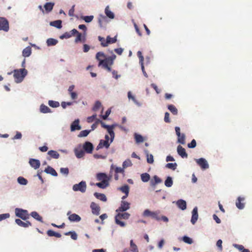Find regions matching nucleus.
Here are the masks:
<instances>
[{
    "mask_svg": "<svg viewBox=\"0 0 252 252\" xmlns=\"http://www.w3.org/2000/svg\"><path fill=\"white\" fill-rule=\"evenodd\" d=\"M107 42L108 45L109 44L114 43L117 41V37L115 36L114 37H111L110 36H107Z\"/></svg>",
    "mask_w": 252,
    "mask_h": 252,
    "instance_id": "57",
    "label": "nucleus"
},
{
    "mask_svg": "<svg viewBox=\"0 0 252 252\" xmlns=\"http://www.w3.org/2000/svg\"><path fill=\"white\" fill-rule=\"evenodd\" d=\"M96 114H94L92 116L88 117L87 119V121L89 123H92L94 120H96Z\"/></svg>",
    "mask_w": 252,
    "mask_h": 252,
    "instance_id": "60",
    "label": "nucleus"
},
{
    "mask_svg": "<svg viewBox=\"0 0 252 252\" xmlns=\"http://www.w3.org/2000/svg\"><path fill=\"white\" fill-rule=\"evenodd\" d=\"M17 181H18V182L20 184L22 185H26L28 183L27 180L25 178H24L23 177H18V179H17Z\"/></svg>",
    "mask_w": 252,
    "mask_h": 252,
    "instance_id": "51",
    "label": "nucleus"
},
{
    "mask_svg": "<svg viewBox=\"0 0 252 252\" xmlns=\"http://www.w3.org/2000/svg\"><path fill=\"white\" fill-rule=\"evenodd\" d=\"M29 163L30 165L35 169H38L40 165V162L39 160L34 158L30 159Z\"/></svg>",
    "mask_w": 252,
    "mask_h": 252,
    "instance_id": "18",
    "label": "nucleus"
},
{
    "mask_svg": "<svg viewBox=\"0 0 252 252\" xmlns=\"http://www.w3.org/2000/svg\"><path fill=\"white\" fill-rule=\"evenodd\" d=\"M176 134L178 136V143L184 145L186 143V136L184 133H180V128L178 126H176L175 128Z\"/></svg>",
    "mask_w": 252,
    "mask_h": 252,
    "instance_id": "6",
    "label": "nucleus"
},
{
    "mask_svg": "<svg viewBox=\"0 0 252 252\" xmlns=\"http://www.w3.org/2000/svg\"><path fill=\"white\" fill-rule=\"evenodd\" d=\"M16 216L23 220H26L29 218L28 211L22 209L16 208L15 209Z\"/></svg>",
    "mask_w": 252,
    "mask_h": 252,
    "instance_id": "4",
    "label": "nucleus"
},
{
    "mask_svg": "<svg viewBox=\"0 0 252 252\" xmlns=\"http://www.w3.org/2000/svg\"><path fill=\"white\" fill-rule=\"evenodd\" d=\"M55 3L54 2H47L44 7L47 12H50L53 8Z\"/></svg>",
    "mask_w": 252,
    "mask_h": 252,
    "instance_id": "30",
    "label": "nucleus"
},
{
    "mask_svg": "<svg viewBox=\"0 0 252 252\" xmlns=\"http://www.w3.org/2000/svg\"><path fill=\"white\" fill-rule=\"evenodd\" d=\"M31 215L35 220L43 222L42 217L36 212H32L31 214Z\"/></svg>",
    "mask_w": 252,
    "mask_h": 252,
    "instance_id": "35",
    "label": "nucleus"
},
{
    "mask_svg": "<svg viewBox=\"0 0 252 252\" xmlns=\"http://www.w3.org/2000/svg\"><path fill=\"white\" fill-rule=\"evenodd\" d=\"M48 154L52 158L55 159H58L59 158L60 155L56 151L50 150L48 152Z\"/></svg>",
    "mask_w": 252,
    "mask_h": 252,
    "instance_id": "32",
    "label": "nucleus"
},
{
    "mask_svg": "<svg viewBox=\"0 0 252 252\" xmlns=\"http://www.w3.org/2000/svg\"><path fill=\"white\" fill-rule=\"evenodd\" d=\"M234 247L241 252H250L248 249H245L243 245L235 244Z\"/></svg>",
    "mask_w": 252,
    "mask_h": 252,
    "instance_id": "45",
    "label": "nucleus"
},
{
    "mask_svg": "<svg viewBox=\"0 0 252 252\" xmlns=\"http://www.w3.org/2000/svg\"><path fill=\"white\" fill-rule=\"evenodd\" d=\"M40 112L43 113H47L51 112L50 109L47 106L41 104L40 107Z\"/></svg>",
    "mask_w": 252,
    "mask_h": 252,
    "instance_id": "34",
    "label": "nucleus"
},
{
    "mask_svg": "<svg viewBox=\"0 0 252 252\" xmlns=\"http://www.w3.org/2000/svg\"><path fill=\"white\" fill-rule=\"evenodd\" d=\"M106 15L110 19L114 18V14L110 10L109 6H107L105 9Z\"/></svg>",
    "mask_w": 252,
    "mask_h": 252,
    "instance_id": "29",
    "label": "nucleus"
},
{
    "mask_svg": "<svg viewBox=\"0 0 252 252\" xmlns=\"http://www.w3.org/2000/svg\"><path fill=\"white\" fill-rule=\"evenodd\" d=\"M71 131H73L75 130H80L81 127L79 125V120L78 119L75 120L71 125L70 126Z\"/></svg>",
    "mask_w": 252,
    "mask_h": 252,
    "instance_id": "21",
    "label": "nucleus"
},
{
    "mask_svg": "<svg viewBox=\"0 0 252 252\" xmlns=\"http://www.w3.org/2000/svg\"><path fill=\"white\" fill-rule=\"evenodd\" d=\"M141 179L143 182H147L150 179V176L148 173H142L141 175Z\"/></svg>",
    "mask_w": 252,
    "mask_h": 252,
    "instance_id": "39",
    "label": "nucleus"
},
{
    "mask_svg": "<svg viewBox=\"0 0 252 252\" xmlns=\"http://www.w3.org/2000/svg\"><path fill=\"white\" fill-rule=\"evenodd\" d=\"M244 200V197H238L236 201V206L239 209L244 208L245 204L243 202Z\"/></svg>",
    "mask_w": 252,
    "mask_h": 252,
    "instance_id": "22",
    "label": "nucleus"
},
{
    "mask_svg": "<svg viewBox=\"0 0 252 252\" xmlns=\"http://www.w3.org/2000/svg\"><path fill=\"white\" fill-rule=\"evenodd\" d=\"M96 178L98 181L103 182H106L107 183H109V181L110 180V178L107 176V175L104 173H99L96 175Z\"/></svg>",
    "mask_w": 252,
    "mask_h": 252,
    "instance_id": "14",
    "label": "nucleus"
},
{
    "mask_svg": "<svg viewBox=\"0 0 252 252\" xmlns=\"http://www.w3.org/2000/svg\"><path fill=\"white\" fill-rule=\"evenodd\" d=\"M72 34H73V35L75 34H77V37L75 39V43H78L79 41H81L82 40V35L81 33L79 32L78 31L74 29L72 30Z\"/></svg>",
    "mask_w": 252,
    "mask_h": 252,
    "instance_id": "24",
    "label": "nucleus"
},
{
    "mask_svg": "<svg viewBox=\"0 0 252 252\" xmlns=\"http://www.w3.org/2000/svg\"><path fill=\"white\" fill-rule=\"evenodd\" d=\"M86 184L85 181H81L79 184H75L73 186L74 191H80L81 192H85L86 190Z\"/></svg>",
    "mask_w": 252,
    "mask_h": 252,
    "instance_id": "7",
    "label": "nucleus"
},
{
    "mask_svg": "<svg viewBox=\"0 0 252 252\" xmlns=\"http://www.w3.org/2000/svg\"><path fill=\"white\" fill-rule=\"evenodd\" d=\"M130 250L132 252H138L137 246L133 243L132 240L130 242Z\"/></svg>",
    "mask_w": 252,
    "mask_h": 252,
    "instance_id": "46",
    "label": "nucleus"
},
{
    "mask_svg": "<svg viewBox=\"0 0 252 252\" xmlns=\"http://www.w3.org/2000/svg\"><path fill=\"white\" fill-rule=\"evenodd\" d=\"M181 240L188 244H191L193 243L192 239L187 236H183L181 238Z\"/></svg>",
    "mask_w": 252,
    "mask_h": 252,
    "instance_id": "43",
    "label": "nucleus"
},
{
    "mask_svg": "<svg viewBox=\"0 0 252 252\" xmlns=\"http://www.w3.org/2000/svg\"><path fill=\"white\" fill-rule=\"evenodd\" d=\"M65 235H70L71 238L74 240H77V235L74 231H69L67 232H65L64 233Z\"/></svg>",
    "mask_w": 252,
    "mask_h": 252,
    "instance_id": "49",
    "label": "nucleus"
},
{
    "mask_svg": "<svg viewBox=\"0 0 252 252\" xmlns=\"http://www.w3.org/2000/svg\"><path fill=\"white\" fill-rule=\"evenodd\" d=\"M137 56L138 57L139 59V63L140 64H142L144 62V57L142 56V52L141 51H138L137 52Z\"/></svg>",
    "mask_w": 252,
    "mask_h": 252,
    "instance_id": "62",
    "label": "nucleus"
},
{
    "mask_svg": "<svg viewBox=\"0 0 252 252\" xmlns=\"http://www.w3.org/2000/svg\"><path fill=\"white\" fill-rule=\"evenodd\" d=\"M102 127L104 128H105L107 129L108 132L110 134V136L111 137L110 139V143H111L115 137V133L113 131V129L114 128V125L109 126L105 124L104 123H102Z\"/></svg>",
    "mask_w": 252,
    "mask_h": 252,
    "instance_id": "8",
    "label": "nucleus"
},
{
    "mask_svg": "<svg viewBox=\"0 0 252 252\" xmlns=\"http://www.w3.org/2000/svg\"><path fill=\"white\" fill-rule=\"evenodd\" d=\"M177 153L179 156H180L182 158H187L188 154L186 152L185 148H184L182 146L179 145L177 147Z\"/></svg>",
    "mask_w": 252,
    "mask_h": 252,
    "instance_id": "16",
    "label": "nucleus"
},
{
    "mask_svg": "<svg viewBox=\"0 0 252 252\" xmlns=\"http://www.w3.org/2000/svg\"><path fill=\"white\" fill-rule=\"evenodd\" d=\"M15 222L18 225L23 227H28L32 225V223L30 221L23 222L20 219H16Z\"/></svg>",
    "mask_w": 252,
    "mask_h": 252,
    "instance_id": "23",
    "label": "nucleus"
},
{
    "mask_svg": "<svg viewBox=\"0 0 252 252\" xmlns=\"http://www.w3.org/2000/svg\"><path fill=\"white\" fill-rule=\"evenodd\" d=\"M75 156L77 158H83L85 155V152L82 150H75Z\"/></svg>",
    "mask_w": 252,
    "mask_h": 252,
    "instance_id": "38",
    "label": "nucleus"
},
{
    "mask_svg": "<svg viewBox=\"0 0 252 252\" xmlns=\"http://www.w3.org/2000/svg\"><path fill=\"white\" fill-rule=\"evenodd\" d=\"M165 186L167 187H171L173 185V181L172 178L168 177L165 181Z\"/></svg>",
    "mask_w": 252,
    "mask_h": 252,
    "instance_id": "47",
    "label": "nucleus"
},
{
    "mask_svg": "<svg viewBox=\"0 0 252 252\" xmlns=\"http://www.w3.org/2000/svg\"><path fill=\"white\" fill-rule=\"evenodd\" d=\"M110 143L107 140H100L99 143L97 145L96 147V150H98L99 149H101L103 147H105L106 148H108L110 146Z\"/></svg>",
    "mask_w": 252,
    "mask_h": 252,
    "instance_id": "20",
    "label": "nucleus"
},
{
    "mask_svg": "<svg viewBox=\"0 0 252 252\" xmlns=\"http://www.w3.org/2000/svg\"><path fill=\"white\" fill-rule=\"evenodd\" d=\"M119 190H121L122 192L126 194V195H128L129 188L127 185H125L120 188H119Z\"/></svg>",
    "mask_w": 252,
    "mask_h": 252,
    "instance_id": "33",
    "label": "nucleus"
},
{
    "mask_svg": "<svg viewBox=\"0 0 252 252\" xmlns=\"http://www.w3.org/2000/svg\"><path fill=\"white\" fill-rule=\"evenodd\" d=\"M0 30L7 32L9 30V23L4 18L0 17Z\"/></svg>",
    "mask_w": 252,
    "mask_h": 252,
    "instance_id": "10",
    "label": "nucleus"
},
{
    "mask_svg": "<svg viewBox=\"0 0 252 252\" xmlns=\"http://www.w3.org/2000/svg\"><path fill=\"white\" fill-rule=\"evenodd\" d=\"M196 162L201 168L204 170L209 168V164L206 160L203 158H200L196 160Z\"/></svg>",
    "mask_w": 252,
    "mask_h": 252,
    "instance_id": "12",
    "label": "nucleus"
},
{
    "mask_svg": "<svg viewBox=\"0 0 252 252\" xmlns=\"http://www.w3.org/2000/svg\"><path fill=\"white\" fill-rule=\"evenodd\" d=\"M32 53V49L30 46H28L25 48L22 52V55L24 57H29Z\"/></svg>",
    "mask_w": 252,
    "mask_h": 252,
    "instance_id": "27",
    "label": "nucleus"
},
{
    "mask_svg": "<svg viewBox=\"0 0 252 252\" xmlns=\"http://www.w3.org/2000/svg\"><path fill=\"white\" fill-rule=\"evenodd\" d=\"M98 39L99 41L101 42V45L103 47H107L108 46L107 42V37L105 39L104 37H102L100 36L98 37Z\"/></svg>",
    "mask_w": 252,
    "mask_h": 252,
    "instance_id": "40",
    "label": "nucleus"
},
{
    "mask_svg": "<svg viewBox=\"0 0 252 252\" xmlns=\"http://www.w3.org/2000/svg\"><path fill=\"white\" fill-rule=\"evenodd\" d=\"M47 234L48 235V236H49L50 237L54 236L57 238H60L62 236V235L60 233L55 232L53 230H51V229L48 230L47 231Z\"/></svg>",
    "mask_w": 252,
    "mask_h": 252,
    "instance_id": "28",
    "label": "nucleus"
},
{
    "mask_svg": "<svg viewBox=\"0 0 252 252\" xmlns=\"http://www.w3.org/2000/svg\"><path fill=\"white\" fill-rule=\"evenodd\" d=\"M176 204L178 208L182 210H185L187 208L186 202L184 200L180 199L178 200Z\"/></svg>",
    "mask_w": 252,
    "mask_h": 252,
    "instance_id": "25",
    "label": "nucleus"
},
{
    "mask_svg": "<svg viewBox=\"0 0 252 252\" xmlns=\"http://www.w3.org/2000/svg\"><path fill=\"white\" fill-rule=\"evenodd\" d=\"M154 157L152 154H147V161L148 163L152 164L154 162Z\"/></svg>",
    "mask_w": 252,
    "mask_h": 252,
    "instance_id": "58",
    "label": "nucleus"
},
{
    "mask_svg": "<svg viewBox=\"0 0 252 252\" xmlns=\"http://www.w3.org/2000/svg\"><path fill=\"white\" fill-rule=\"evenodd\" d=\"M168 109L173 115H176L178 114V110L174 105L172 104L168 105Z\"/></svg>",
    "mask_w": 252,
    "mask_h": 252,
    "instance_id": "37",
    "label": "nucleus"
},
{
    "mask_svg": "<svg viewBox=\"0 0 252 252\" xmlns=\"http://www.w3.org/2000/svg\"><path fill=\"white\" fill-rule=\"evenodd\" d=\"M134 138L136 143H142L144 141V138L142 135L135 133L134 135Z\"/></svg>",
    "mask_w": 252,
    "mask_h": 252,
    "instance_id": "48",
    "label": "nucleus"
},
{
    "mask_svg": "<svg viewBox=\"0 0 252 252\" xmlns=\"http://www.w3.org/2000/svg\"><path fill=\"white\" fill-rule=\"evenodd\" d=\"M95 58L96 59L99 61L98 66H100L102 64L108 61V59L112 58V56L106 58L105 55L103 52H99L96 54Z\"/></svg>",
    "mask_w": 252,
    "mask_h": 252,
    "instance_id": "3",
    "label": "nucleus"
},
{
    "mask_svg": "<svg viewBox=\"0 0 252 252\" xmlns=\"http://www.w3.org/2000/svg\"><path fill=\"white\" fill-rule=\"evenodd\" d=\"M48 104L50 106L53 108H56L60 106V103L59 102L54 100H49L48 102Z\"/></svg>",
    "mask_w": 252,
    "mask_h": 252,
    "instance_id": "50",
    "label": "nucleus"
},
{
    "mask_svg": "<svg viewBox=\"0 0 252 252\" xmlns=\"http://www.w3.org/2000/svg\"><path fill=\"white\" fill-rule=\"evenodd\" d=\"M177 166L176 163H168L165 165V167L167 168L171 169L173 170H175Z\"/></svg>",
    "mask_w": 252,
    "mask_h": 252,
    "instance_id": "52",
    "label": "nucleus"
},
{
    "mask_svg": "<svg viewBox=\"0 0 252 252\" xmlns=\"http://www.w3.org/2000/svg\"><path fill=\"white\" fill-rule=\"evenodd\" d=\"M73 35V34H72V30L70 31V32H66L64 34H63L62 35L60 36V38L63 39V38H68L71 37Z\"/></svg>",
    "mask_w": 252,
    "mask_h": 252,
    "instance_id": "53",
    "label": "nucleus"
},
{
    "mask_svg": "<svg viewBox=\"0 0 252 252\" xmlns=\"http://www.w3.org/2000/svg\"><path fill=\"white\" fill-rule=\"evenodd\" d=\"M90 131H91V130H82L80 132L78 136L80 137L87 136L89 134Z\"/></svg>",
    "mask_w": 252,
    "mask_h": 252,
    "instance_id": "59",
    "label": "nucleus"
},
{
    "mask_svg": "<svg viewBox=\"0 0 252 252\" xmlns=\"http://www.w3.org/2000/svg\"><path fill=\"white\" fill-rule=\"evenodd\" d=\"M13 72L15 81L17 83H21L28 74V71L25 68L14 69Z\"/></svg>",
    "mask_w": 252,
    "mask_h": 252,
    "instance_id": "1",
    "label": "nucleus"
},
{
    "mask_svg": "<svg viewBox=\"0 0 252 252\" xmlns=\"http://www.w3.org/2000/svg\"><path fill=\"white\" fill-rule=\"evenodd\" d=\"M101 107V103L99 101H96L93 108V110L94 111H97Z\"/></svg>",
    "mask_w": 252,
    "mask_h": 252,
    "instance_id": "55",
    "label": "nucleus"
},
{
    "mask_svg": "<svg viewBox=\"0 0 252 252\" xmlns=\"http://www.w3.org/2000/svg\"><path fill=\"white\" fill-rule=\"evenodd\" d=\"M47 44L48 46H54L57 44L58 40L54 38H49L47 40Z\"/></svg>",
    "mask_w": 252,
    "mask_h": 252,
    "instance_id": "41",
    "label": "nucleus"
},
{
    "mask_svg": "<svg viewBox=\"0 0 252 252\" xmlns=\"http://www.w3.org/2000/svg\"><path fill=\"white\" fill-rule=\"evenodd\" d=\"M129 203L127 202L122 201L121 202V206L116 210V212H119L126 211L129 208Z\"/></svg>",
    "mask_w": 252,
    "mask_h": 252,
    "instance_id": "13",
    "label": "nucleus"
},
{
    "mask_svg": "<svg viewBox=\"0 0 252 252\" xmlns=\"http://www.w3.org/2000/svg\"><path fill=\"white\" fill-rule=\"evenodd\" d=\"M9 217L10 215L8 213L1 214L0 215V221L8 218Z\"/></svg>",
    "mask_w": 252,
    "mask_h": 252,
    "instance_id": "64",
    "label": "nucleus"
},
{
    "mask_svg": "<svg viewBox=\"0 0 252 252\" xmlns=\"http://www.w3.org/2000/svg\"><path fill=\"white\" fill-rule=\"evenodd\" d=\"M130 216V214L128 213H118V214L115 217V221L116 223L122 227H124L125 226V223L124 222L120 220V219H125L127 220L129 218Z\"/></svg>",
    "mask_w": 252,
    "mask_h": 252,
    "instance_id": "2",
    "label": "nucleus"
},
{
    "mask_svg": "<svg viewBox=\"0 0 252 252\" xmlns=\"http://www.w3.org/2000/svg\"><path fill=\"white\" fill-rule=\"evenodd\" d=\"M116 57V55H113L112 58L108 59V61L102 64L100 66L106 69L108 72L111 71V66L113 64L114 60L115 59Z\"/></svg>",
    "mask_w": 252,
    "mask_h": 252,
    "instance_id": "9",
    "label": "nucleus"
},
{
    "mask_svg": "<svg viewBox=\"0 0 252 252\" xmlns=\"http://www.w3.org/2000/svg\"><path fill=\"white\" fill-rule=\"evenodd\" d=\"M67 215L68 216V220L70 221L78 222L81 220V217L76 214H71L70 212H68Z\"/></svg>",
    "mask_w": 252,
    "mask_h": 252,
    "instance_id": "15",
    "label": "nucleus"
},
{
    "mask_svg": "<svg viewBox=\"0 0 252 252\" xmlns=\"http://www.w3.org/2000/svg\"><path fill=\"white\" fill-rule=\"evenodd\" d=\"M50 25L56 27L58 29H61L62 27V21L59 20L51 22Z\"/></svg>",
    "mask_w": 252,
    "mask_h": 252,
    "instance_id": "36",
    "label": "nucleus"
},
{
    "mask_svg": "<svg viewBox=\"0 0 252 252\" xmlns=\"http://www.w3.org/2000/svg\"><path fill=\"white\" fill-rule=\"evenodd\" d=\"M196 142L195 140H194V139L192 140L191 142L188 144V147L189 148H194L196 147Z\"/></svg>",
    "mask_w": 252,
    "mask_h": 252,
    "instance_id": "61",
    "label": "nucleus"
},
{
    "mask_svg": "<svg viewBox=\"0 0 252 252\" xmlns=\"http://www.w3.org/2000/svg\"><path fill=\"white\" fill-rule=\"evenodd\" d=\"M154 181H151V185L152 186H155L156 185L162 182V180L161 179H160L158 177L157 175H155L153 177Z\"/></svg>",
    "mask_w": 252,
    "mask_h": 252,
    "instance_id": "42",
    "label": "nucleus"
},
{
    "mask_svg": "<svg viewBox=\"0 0 252 252\" xmlns=\"http://www.w3.org/2000/svg\"><path fill=\"white\" fill-rule=\"evenodd\" d=\"M111 113V110L110 109H108L106 112H105V115H100V117L103 119V120H106L107 119V118H108V117L109 116V115H110Z\"/></svg>",
    "mask_w": 252,
    "mask_h": 252,
    "instance_id": "63",
    "label": "nucleus"
},
{
    "mask_svg": "<svg viewBox=\"0 0 252 252\" xmlns=\"http://www.w3.org/2000/svg\"><path fill=\"white\" fill-rule=\"evenodd\" d=\"M102 123H103L102 121L99 119H96L95 123L92 125V130H94V129H95L97 127L99 124H100L102 126Z\"/></svg>",
    "mask_w": 252,
    "mask_h": 252,
    "instance_id": "54",
    "label": "nucleus"
},
{
    "mask_svg": "<svg viewBox=\"0 0 252 252\" xmlns=\"http://www.w3.org/2000/svg\"><path fill=\"white\" fill-rule=\"evenodd\" d=\"M83 148L86 153L91 154L94 149V146L91 142L87 141L83 144Z\"/></svg>",
    "mask_w": 252,
    "mask_h": 252,
    "instance_id": "11",
    "label": "nucleus"
},
{
    "mask_svg": "<svg viewBox=\"0 0 252 252\" xmlns=\"http://www.w3.org/2000/svg\"><path fill=\"white\" fill-rule=\"evenodd\" d=\"M159 211H157L155 212H152L148 209L145 210L143 213V216L144 217H150L152 219H154L157 220H160V218L158 216Z\"/></svg>",
    "mask_w": 252,
    "mask_h": 252,
    "instance_id": "5",
    "label": "nucleus"
},
{
    "mask_svg": "<svg viewBox=\"0 0 252 252\" xmlns=\"http://www.w3.org/2000/svg\"><path fill=\"white\" fill-rule=\"evenodd\" d=\"M96 186L101 189H105L109 186V183H107L104 181L103 182L97 183Z\"/></svg>",
    "mask_w": 252,
    "mask_h": 252,
    "instance_id": "44",
    "label": "nucleus"
},
{
    "mask_svg": "<svg viewBox=\"0 0 252 252\" xmlns=\"http://www.w3.org/2000/svg\"><path fill=\"white\" fill-rule=\"evenodd\" d=\"M92 213L95 215H98L100 210V207L96 203L92 202L91 204Z\"/></svg>",
    "mask_w": 252,
    "mask_h": 252,
    "instance_id": "17",
    "label": "nucleus"
},
{
    "mask_svg": "<svg viewBox=\"0 0 252 252\" xmlns=\"http://www.w3.org/2000/svg\"><path fill=\"white\" fill-rule=\"evenodd\" d=\"M94 195L96 198L102 201H106L107 200V198L105 195L103 193L95 192L94 193Z\"/></svg>",
    "mask_w": 252,
    "mask_h": 252,
    "instance_id": "31",
    "label": "nucleus"
},
{
    "mask_svg": "<svg viewBox=\"0 0 252 252\" xmlns=\"http://www.w3.org/2000/svg\"><path fill=\"white\" fill-rule=\"evenodd\" d=\"M82 19H83L86 23H90L92 22L94 19V16H86L82 17Z\"/></svg>",
    "mask_w": 252,
    "mask_h": 252,
    "instance_id": "56",
    "label": "nucleus"
},
{
    "mask_svg": "<svg viewBox=\"0 0 252 252\" xmlns=\"http://www.w3.org/2000/svg\"><path fill=\"white\" fill-rule=\"evenodd\" d=\"M45 172L47 174H50L54 176H57L58 173L56 171V170L50 166H48L47 168L45 169Z\"/></svg>",
    "mask_w": 252,
    "mask_h": 252,
    "instance_id": "26",
    "label": "nucleus"
},
{
    "mask_svg": "<svg viewBox=\"0 0 252 252\" xmlns=\"http://www.w3.org/2000/svg\"><path fill=\"white\" fill-rule=\"evenodd\" d=\"M198 215L197 212V207H195L193 208L192 211V216L191 219V222L194 224L196 222L198 219Z\"/></svg>",
    "mask_w": 252,
    "mask_h": 252,
    "instance_id": "19",
    "label": "nucleus"
}]
</instances>
